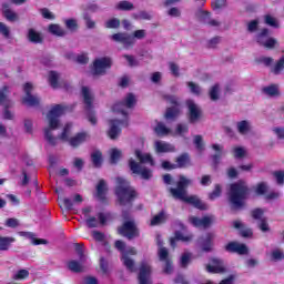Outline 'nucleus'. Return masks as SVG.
I'll list each match as a JSON object with an SVG mask.
<instances>
[{"instance_id":"49","label":"nucleus","mask_w":284,"mask_h":284,"mask_svg":"<svg viewBox=\"0 0 284 284\" xmlns=\"http://www.w3.org/2000/svg\"><path fill=\"white\" fill-rule=\"evenodd\" d=\"M195 17L199 21H202V23H207L210 20V12L200 9L195 12Z\"/></svg>"},{"instance_id":"45","label":"nucleus","mask_w":284,"mask_h":284,"mask_svg":"<svg viewBox=\"0 0 284 284\" xmlns=\"http://www.w3.org/2000/svg\"><path fill=\"white\" fill-rule=\"evenodd\" d=\"M186 85L192 94H195V97H201L203 92V89H201V85L194 82H187Z\"/></svg>"},{"instance_id":"7","label":"nucleus","mask_w":284,"mask_h":284,"mask_svg":"<svg viewBox=\"0 0 284 284\" xmlns=\"http://www.w3.org/2000/svg\"><path fill=\"white\" fill-rule=\"evenodd\" d=\"M70 130H72V123H67L58 139H60V141H68L71 148H79V145H83L85 141H90V134L88 132H80L70 138Z\"/></svg>"},{"instance_id":"57","label":"nucleus","mask_w":284,"mask_h":284,"mask_svg":"<svg viewBox=\"0 0 284 284\" xmlns=\"http://www.w3.org/2000/svg\"><path fill=\"white\" fill-rule=\"evenodd\" d=\"M64 26L71 32H74V30H77V28H79V24H77V21L74 19L64 20Z\"/></svg>"},{"instance_id":"43","label":"nucleus","mask_w":284,"mask_h":284,"mask_svg":"<svg viewBox=\"0 0 284 284\" xmlns=\"http://www.w3.org/2000/svg\"><path fill=\"white\" fill-rule=\"evenodd\" d=\"M190 164V155L187 153H183L176 158V168H185Z\"/></svg>"},{"instance_id":"60","label":"nucleus","mask_w":284,"mask_h":284,"mask_svg":"<svg viewBox=\"0 0 284 284\" xmlns=\"http://www.w3.org/2000/svg\"><path fill=\"white\" fill-rule=\"evenodd\" d=\"M263 214H265V211L263 209H255L252 211V217L255 219V221H262Z\"/></svg>"},{"instance_id":"33","label":"nucleus","mask_w":284,"mask_h":284,"mask_svg":"<svg viewBox=\"0 0 284 284\" xmlns=\"http://www.w3.org/2000/svg\"><path fill=\"white\" fill-rule=\"evenodd\" d=\"M17 241L14 237L1 236L0 237V252H8L12 247V243Z\"/></svg>"},{"instance_id":"24","label":"nucleus","mask_w":284,"mask_h":284,"mask_svg":"<svg viewBox=\"0 0 284 284\" xmlns=\"http://www.w3.org/2000/svg\"><path fill=\"white\" fill-rule=\"evenodd\" d=\"M62 203L65 210L72 211L74 210V205H81V203H83V196H81V194H75L72 196V199L64 197Z\"/></svg>"},{"instance_id":"61","label":"nucleus","mask_w":284,"mask_h":284,"mask_svg":"<svg viewBox=\"0 0 284 284\" xmlns=\"http://www.w3.org/2000/svg\"><path fill=\"white\" fill-rule=\"evenodd\" d=\"M6 227H19L20 223H19V220L16 219V217H9L6 220V223H4Z\"/></svg>"},{"instance_id":"6","label":"nucleus","mask_w":284,"mask_h":284,"mask_svg":"<svg viewBox=\"0 0 284 284\" xmlns=\"http://www.w3.org/2000/svg\"><path fill=\"white\" fill-rule=\"evenodd\" d=\"M115 247L121 252V261L128 272L134 273L136 272V263L130 256H136V248L129 247L125 250V242L118 240L115 241Z\"/></svg>"},{"instance_id":"54","label":"nucleus","mask_w":284,"mask_h":284,"mask_svg":"<svg viewBox=\"0 0 284 284\" xmlns=\"http://www.w3.org/2000/svg\"><path fill=\"white\" fill-rule=\"evenodd\" d=\"M30 276V272L28 270H20L13 275V281H23Z\"/></svg>"},{"instance_id":"20","label":"nucleus","mask_w":284,"mask_h":284,"mask_svg":"<svg viewBox=\"0 0 284 284\" xmlns=\"http://www.w3.org/2000/svg\"><path fill=\"white\" fill-rule=\"evenodd\" d=\"M190 223L194 227H203L204 230H207L212 223H214V216H204V217H196V216H190L189 217Z\"/></svg>"},{"instance_id":"38","label":"nucleus","mask_w":284,"mask_h":284,"mask_svg":"<svg viewBox=\"0 0 284 284\" xmlns=\"http://www.w3.org/2000/svg\"><path fill=\"white\" fill-rule=\"evenodd\" d=\"M28 40L31 43H43V37H41V34L34 29H29Z\"/></svg>"},{"instance_id":"28","label":"nucleus","mask_w":284,"mask_h":284,"mask_svg":"<svg viewBox=\"0 0 284 284\" xmlns=\"http://www.w3.org/2000/svg\"><path fill=\"white\" fill-rule=\"evenodd\" d=\"M68 268L70 272H74L75 274L85 272V261L71 260L68 262Z\"/></svg>"},{"instance_id":"2","label":"nucleus","mask_w":284,"mask_h":284,"mask_svg":"<svg viewBox=\"0 0 284 284\" xmlns=\"http://www.w3.org/2000/svg\"><path fill=\"white\" fill-rule=\"evenodd\" d=\"M67 110L68 106L55 104L47 114L48 126L44 128V139L50 145H57V138H54L52 132H54V130H59L61 125L59 118L63 116Z\"/></svg>"},{"instance_id":"62","label":"nucleus","mask_w":284,"mask_h":284,"mask_svg":"<svg viewBox=\"0 0 284 284\" xmlns=\"http://www.w3.org/2000/svg\"><path fill=\"white\" fill-rule=\"evenodd\" d=\"M0 34L3 36L4 39H10V28L3 22H0Z\"/></svg>"},{"instance_id":"26","label":"nucleus","mask_w":284,"mask_h":284,"mask_svg":"<svg viewBox=\"0 0 284 284\" xmlns=\"http://www.w3.org/2000/svg\"><path fill=\"white\" fill-rule=\"evenodd\" d=\"M154 148L158 154H163L166 152H176V149L174 148V145L168 142L159 141V140L154 142Z\"/></svg>"},{"instance_id":"53","label":"nucleus","mask_w":284,"mask_h":284,"mask_svg":"<svg viewBox=\"0 0 284 284\" xmlns=\"http://www.w3.org/2000/svg\"><path fill=\"white\" fill-rule=\"evenodd\" d=\"M193 143L199 152H203V150H205V144L203 143V136L195 135Z\"/></svg>"},{"instance_id":"31","label":"nucleus","mask_w":284,"mask_h":284,"mask_svg":"<svg viewBox=\"0 0 284 284\" xmlns=\"http://www.w3.org/2000/svg\"><path fill=\"white\" fill-rule=\"evenodd\" d=\"M48 33L52 34L53 37H65L68 31H65V29H63L61 26L52 23L48 27Z\"/></svg>"},{"instance_id":"12","label":"nucleus","mask_w":284,"mask_h":284,"mask_svg":"<svg viewBox=\"0 0 284 284\" xmlns=\"http://www.w3.org/2000/svg\"><path fill=\"white\" fill-rule=\"evenodd\" d=\"M109 125L108 136L115 141V139L121 136V128H128V120H110Z\"/></svg>"},{"instance_id":"52","label":"nucleus","mask_w":284,"mask_h":284,"mask_svg":"<svg viewBox=\"0 0 284 284\" xmlns=\"http://www.w3.org/2000/svg\"><path fill=\"white\" fill-rule=\"evenodd\" d=\"M116 10H134V4L130 1H121L116 4Z\"/></svg>"},{"instance_id":"64","label":"nucleus","mask_w":284,"mask_h":284,"mask_svg":"<svg viewBox=\"0 0 284 284\" xmlns=\"http://www.w3.org/2000/svg\"><path fill=\"white\" fill-rule=\"evenodd\" d=\"M274 176L276 179L277 185H283V183H284V171L274 172Z\"/></svg>"},{"instance_id":"39","label":"nucleus","mask_w":284,"mask_h":284,"mask_svg":"<svg viewBox=\"0 0 284 284\" xmlns=\"http://www.w3.org/2000/svg\"><path fill=\"white\" fill-rule=\"evenodd\" d=\"M91 161L94 168H101V163H103V154L101 151H93L91 153Z\"/></svg>"},{"instance_id":"18","label":"nucleus","mask_w":284,"mask_h":284,"mask_svg":"<svg viewBox=\"0 0 284 284\" xmlns=\"http://www.w3.org/2000/svg\"><path fill=\"white\" fill-rule=\"evenodd\" d=\"M158 256L162 263H165L163 268L164 274H172L174 267L172 266V261L170 260V252L165 247H160L158 250Z\"/></svg>"},{"instance_id":"42","label":"nucleus","mask_w":284,"mask_h":284,"mask_svg":"<svg viewBox=\"0 0 284 284\" xmlns=\"http://www.w3.org/2000/svg\"><path fill=\"white\" fill-rule=\"evenodd\" d=\"M220 94H221V85H219V84H214L209 90V97H210L211 101H219Z\"/></svg>"},{"instance_id":"50","label":"nucleus","mask_w":284,"mask_h":284,"mask_svg":"<svg viewBox=\"0 0 284 284\" xmlns=\"http://www.w3.org/2000/svg\"><path fill=\"white\" fill-rule=\"evenodd\" d=\"M119 159H121V151L119 149H112L110 151V161L114 165L119 163Z\"/></svg>"},{"instance_id":"19","label":"nucleus","mask_w":284,"mask_h":284,"mask_svg":"<svg viewBox=\"0 0 284 284\" xmlns=\"http://www.w3.org/2000/svg\"><path fill=\"white\" fill-rule=\"evenodd\" d=\"M112 41H115L116 43H122L123 48L128 50V48H132L134 43H136V39H134L132 36L128 33H115L111 36Z\"/></svg>"},{"instance_id":"40","label":"nucleus","mask_w":284,"mask_h":284,"mask_svg":"<svg viewBox=\"0 0 284 284\" xmlns=\"http://www.w3.org/2000/svg\"><path fill=\"white\" fill-rule=\"evenodd\" d=\"M267 190H270V186L267 185V182H260L254 186V192L257 194V196H263L267 194Z\"/></svg>"},{"instance_id":"47","label":"nucleus","mask_w":284,"mask_h":284,"mask_svg":"<svg viewBox=\"0 0 284 284\" xmlns=\"http://www.w3.org/2000/svg\"><path fill=\"white\" fill-rule=\"evenodd\" d=\"M162 99H164L166 103L173 105V108H181V104L179 103V99L176 98V95L164 94Z\"/></svg>"},{"instance_id":"4","label":"nucleus","mask_w":284,"mask_h":284,"mask_svg":"<svg viewBox=\"0 0 284 284\" xmlns=\"http://www.w3.org/2000/svg\"><path fill=\"white\" fill-rule=\"evenodd\" d=\"M135 156L140 162L134 161V159L129 160V168L133 174H138L144 181L152 179V170L143 166L144 163L154 165V160L150 153H143L141 150H135Z\"/></svg>"},{"instance_id":"3","label":"nucleus","mask_w":284,"mask_h":284,"mask_svg":"<svg viewBox=\"0 0 284 284\" xmlns=\"http://www.w3.org/2000/svg\"><path fill=\"white\" fill-rule=\"evenodd\" d=\"M248 196L250 186H247L246 181L239 180L230 185L229 201L233 210H243Z\"/></svg>"},{"instance_id":"41","label":"nucleus","mask_w":284,"mask_h":284,"mask_svg":"<svg viewBox=\"0 0 284 284\" xmlns=\"http://www.w3.org/2000/svg\"><path fill=\"white\" fill-rule=\"evenodd\" d=\"M166 220H168V216L165 215V211H161L159 214L153 216L150 225L151 226L161 225V223H165Z\"/></svg>"},{"instance_id":"34","label":"nucleus","mask_w":284,"mask_h":284,"mask_svg":"<svg viewBox=\"0 0 284 284\" xmlns=\"http://www.w3.org/2000/svg\"><path fill=\"white\" fill-rule=\"evenodd\" d=\"M181 114V106H171L166 109L164 118L166 121H174Z\"/></svg>"},{"instance_id":"58","label":"nucleus","mask_w":284,"mask_h":284,"mask_svg":"<svg viewBox=\"0 0 284 284\" xmlns=\"http://www.w3.org/2000/svg\"><path fill=\"white\" fill-rule=\"evenodd\" d=\"M120 26H121V21H119V19L116 18L110 19L105 22V28H109V29H116Z\"/></svg>"},{"instance_id":"1","label":"nucleus","mask_w":284,"mask_h":284,"mask_svg":"<svg viewBox=\"0 0 284 284\" xmlns=\"http://www.w3.org/2000/svg\"><path fill=\"white\" fill-rule=\"evenodd\" d=\"M190 185H192V180L185 178V175H180L176 187H169V192L173 196V199H176L178 201L189 203L197 210H207V204L203 203V201H201L199 196H187V187H190Z\"/></svg>"},{"instance_id":"8","label":"nucleus","mask_w":284,"mask_h":284,"mask_svg":"<svg viewBox=\"0 0 284 284\" xmlns=\"http://www.w3.org/2000/svg\"><path fill=\"white\" fill-rule=\"evenodd\" d=\"M255 41L258 45L266 48L267 50H274L278 45L276 38L270 37V29L263 28L255 34Z\"/></svg>"},{"instance_id":"56","label":"nucleus","mask_w":284,"mask_h":284,"mask_svg":"<svg viewBox=\"0 0 284 284\" xmlns=\"http://www.w3.org/2000/svg\"><path fill=\"white\" fill-rule=\"evenodd\" d=\"M83 19H84L85 26L89 30H94L97 28V22H94V20H92V18L90 17L89 13H84Z\"/></svg>"},{"instance_id":"63","label":"nucleus","mask_w":284,"mask_h":284,"mask_svg":"<svg viewBox=\"0 0 284 284\" xmlns=\"http://www.w3.org/2000/svg\"><path fill=\"white\" fill-rule=\"evenodd\" d=\"M123 58L126 59L130 68H136L139 65V60H136L134 55L124 54Z\"/></svg>"},{"instance_id":"35","label":"nucleus","mask_w":284,"mask_h":284,"mask_svg":"<svg viewBox=\"0 0 284 284\" xmlns=\"http://www.w3.org/2000/svg\"><path fill=\"white\" fill-rule=\"evenodd\" d=\"M263 94L266 97H281V91L278 90V84H270L262 89Z\"/></svg>"},{"instance_id":"51","label":"nucleus","mask_w":284,"mask_h":284,"mask_svg":"<svg viewBox=\"0 0 284 284\" xmlns=\"http://www.w3.org/2000/svg\"><path fill=\"white\" fill-rule=\"evenodd\" d=\"M264 22L271 28H278V20H276V18L272 17L271 14L264 16Z\"/></svg>"},{"instance_id":"46","label":"nucleus","mask_w":284,"mask_h":284,"mask_svg":"<svg viewBox=\"0 0 284 284\" xmlns=\"http://www.w3.org/2000/svg\"><path fill=\"white\" fill-rule=\"evenodd\" d=\"M49 83L53 90H57L59 88V73L51 71L49 73Z\"/></svg>"},{"instance_id":"13","label":"nucleus","mask_w":284,"mask_h":284,"mask_svg":"<svg viewBox=\"0 0 284 284\" xmlns=\"http://www.w3.org/2000/svg\"><path fill=\"white\" fill-rule=\"evenodd\" d=\"M134 105H136V97L134 94L129 93L124 98L122 102H118L113 105V112H121V114H128L125 112V108L132 109Z\"/></svg>"},{"instance_id":"14","label":"nucleus","mask_w":284,"mask_h":284,"mask_svg":"<svg viewBox=\"0 0 284 284\" xmlns=\"http://www.w3.org/2000/svg\"><path fill=\"white\" fill-rule=\"evenodd\" d=\"M118 233L121 236L129 239V241H132V239H136V236H139L136 225L132 221L124 222V224L118 229Z\"/></svg>"},{"instance_id":"22","label":"nucleus","mask_w":284,"mask_h":284,"mask_svg":"<svg viewBox=\"0 0 284 284\" xmlns=\"http://www.w3.org/2000/svg\"><path fill=\"white\" fill-rule=\"evenodd\" d=\"M225 251L243 256L247 254V246L245 244H240L239 242H231L225 246Z\"/></svg>"},{"instance_id":"17","label":"nucleus","mask_w":284,"mask_h":284,"mask_svg":"<svg viewBox=\"0 0 284 284\" xmlns=\"http://www.w3.org/2000/svg\"><path fill=\"white\" fill-rule=\"evenodd\" d=\"M112 68V59L110 58H99L93 62L94 74H105V70Z\"/></svg>"},{"instance_id":"16","label":"nucleus","mask_w":284,"mask_h":284,"mask_svg":"<svg viewBox=\"0 0 284 284\" xmlns=\"http://www.w3.org/2000/svg\"><path fill=\"white\" fill-rule=\"evenodd\" d=\"M24 93H26V97L23 98L22 102L26 104V105H29V108H34L37 105H39V103L41 102V99H39V97L37 95H32V83L30 82H27L24 84Z\"/></svg>"},{"instance_id":"48","label":"nucleus","mask_w":284,"mask_h":284,"mask_svg":"<svg viewBox=\"0 0 284 284\" xmlns=\"http://www.w3.org/2000/svg\"><path fill=\"white\" fill-rule=\"evenodd\" d=\"M282 70H284V54L280 58V60L272 68L273 74H281Z\"/></svg>"},{"instance_id":"59","label":"nucleus","mask_w":284,"mask_h":284,"mask_svg":"<svg viewBox=\"0 0 284 284\" xmlns=\"http://www.w3.org/2000/svg\"><path fill=\"white\" fill-rule=\"evenodd\" d=\"M247 32L253 34V32H258V20H252L247 23Z\"/></svg>"},{"instance_id":"55","label":"nucleus","mask_w":284,"mask_h":284,"mask_svg":"<svg viewBox=\"0 0 284 284\" xmlns=\"http://www.w3.org/2000/svg\"><path fill=\"white\" fill-rule=\"evenodd\" d=\"M133 19L150 21L152 19V14H150L148 11H140L139 13L133 14Z\"/></svg>"},{"instance_id":"25","label":"nucleus","mask_w":284,"mask_h":284,"mask_svg":"<svg viewBox=\"0 0 284 284\" xmlns=\"http://www.w3.org/2000/svg\"><path fill=\"white\" fill-rule=\"evenodd\" d=\"M2 14L7 21L14 23V21H19V14L10 9V4L7 2L2 3Z\"/></svg>"},{"instance_id":"37","label":"nucleus","mask_w":284,"mask_h":284,"mask_svg":"<svg viewBox=\"0 0 284 284\" xmlns=\"http://www.w3.org/2000/svg\"><path fill=\"white\" fill-rule=\"evenodd\" d=\"M108 192V184H105V180H100L99 184L97 185V196L100 201L105 199V194Z\"/></svg>"},{"instance_id":"15","label":"nucleus","mask_w":284,"mask_h":284,"mask_svg":"<svg viewBox=\"0 0 284 284\" xmlns=\"http://www.w3.org/2000/svg\"><path fill=\"white\" fill-rule=\"evenodd\" d=\"M152 266L150 263L143 261L140 264V272L138 275L140 284H152Z\"/></svg>"},{"instance_id":"36","label":"nucleus","mask_w":284,"mask_h":284,"mask_svg":"<svg viewBox=\"0 0 284 284\" xmlns=\"http://www.w3.org/2000/svg\"><path fill=\"white\" fill-rule=\"evenodd\" d=\"M154 132L156 136H168V134L172 133V130L170 128H166L165 123L158 122V124L154 128Z\"/></svg>"},{"instance_id":"23","label":"nucleus","mask_w":284,"mask_h":284,"mask_svg":"<svg viewBox=\"0 0 284 284\" xmlns=\"http://www.w3.org/2000/svg\"><path fill=\"white\" fill-rule=\"evenodd\" d=\"M211 263L212 265H206V272H210L211 274H223V272H225V265L222 260L212 258Z\"/></svg>"},{"instance_id":"10","label":"nucleus","mask_w":284,"mask_h":284,"mask_svg":"<svg viewBox=\"0 0 284 284\" xmlns=\"http://www.w3.org/2000/svg\"><path fill=\"white\" fill-rule=\"evenodd\" d=\"M186 108L189 110V122L199 123L203 118V110L194 100H186Z\"/></svg>"},{"instance_id":"9","label":"nucleus","mask_w":284,"mask_h":284,"mask_svg":"<svg viewBox=\"0 0 284 284\" xmlns=\"http://www.w3.org/2000/svg\"><path fill=\"white\" fill-rule=\"evenodd\" d=\"M81 92H82L83 101L85 104V110H88L89 112L88 120L92 125H97V115L90 112V110H92L93 108L92 103H94V94H92V91H90V88L88 87H82Z\"/></svg>"},{"instance_id":"30","label":"nucleus","mask_w":284,"mask_h":284,"mask_svg":"<svg viewBox=\"0 0 284 284\" xmlns=\"http://www.w3.org/2000/svg\"><path fill=\"white\" fill-rule=\"evenodd\" d=\"M239 134L245 136V134H250L252 132V122L247 120H242L236 123Z\"/></svg>"},{"instance_id":"29","label":"nucleus","mask_w":284,"mask_h":284,"mask_svg":"<svg viewBox=\"0 0 284 284\" xmlns=\"http://www.w3.org/2000/svg\"><path fill=\"white\" fill-rule=\"evenodd\" d=\"M194 236L192 234L184 235L181 231L175 232V237L170 240L171 247H176V241H182L183 243H190Z\"/></svg>"},{"instance_id":"5","label":"nucleus","mask_w":284,"mask_h":284,"mask_svg":"<svg viewBox=\"0 0 284 284\" xmlns=\"http://www.w3.org/2000/svg\"><path fill=\"white\" fill-rule=\"evenodd\" d=\"M115 194L120 205H128L131 201L136 199V191L123 178H116Z\"/></svg>"},{"instance_id":"21","label":"nucleus","mask_w":284,"mask_h":284,"mask_svg":"<svg viewBox=\"0 0 284 284\" xmlns=\"http://www.w3.org/2000/svg\"><path fill=\"white\" fill-rule=\"evenodd\" d=\"M203 252H212L214 245V233H207L204 237H200L197 241Z\"/></svg>"},{"instance_id":"44","label":"nucleus","mask_w":284,"mask_h":284,"mask_svg":"<svg viewBox=\"0 0 284 284\" xmlns=\"http://www.w3.org/2000/svg\"><path fill=\"white\" fill-rule=\"evenodd\" d=\"M192 263V253L185 252L180 257V266L184 270L187 268V265Z\"/></svg>"},{"instance_id":"32","label":"nucleus","mask_w":284,"mask_h":284,"mask_svg":"<svg viewBox=\"0 0 284 284\" xmlns=\"http://www.w3.org/2000/svg\"><path fill=\"white\" fill-rule=\"evenodd\" d=\"M212 150H214V152H216V154L212 155V160L213 163L215 165V168L219 165V163H221V159L223 156V145L221 144H212Z\"/></svg>"},{"instance_id":"11","label":"nucleus","mask_w":284,"mask_h":284,"mask_svg":"<svg viewBox=\"0 0 284 284\" xmlns=\"http://www.w3.org/2000/svg\"><path fill=\"white\" fill-rule=\"evenodd\" d=\"M97 216L98 217L90 216L85 220L87 227L89 229L103 227V225L108 224L109 219L112 217L110 213H103V212L98 213Z\"/></svg>"},{"instance_id":"27","label":"nucleus","mask_w":284,"mask_h":284,"mask_svg":"<svg viewBox=\"0 0 284 284\" xmlns=\"http://www.w3.org/2000/svg\"><path fill=\"white\" fill-rule=\"evenodd\" d=\"M18 234H19V236L29 239V241H31L32 245H48V240L37 239V235L32 232L20 231Z\"/></svg>"}]
</instances>
